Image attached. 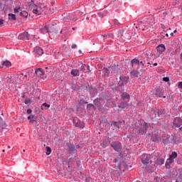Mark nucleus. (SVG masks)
Instances as JSON below:
<instances>
[{
    "label": "nucleus",
    "instance_id": "28",
    "mask_svg": "<svg viewBox=\"0 0 182 182\" xmlns=\"http://www.w3.org/2000/svg\"><path fill=\"white\" fill-rule=\"evenodd\" d=\"M102 36H103V38H113V33H107V34H102Z\"/></svg>",
    "mask_w": 182,
    "mask_h": 182
},
{
    "label": "nucleus",
    "instance_id": "43",
    "mask_svg": "<svg viewBox=\"0 0 182 182\" xmlns=\"http://www.w3.org/2000/svg\"><path fill=\"white\" fill-rule=\"evenodd\" d=\"M112 125L114 126V127H117V129H119V123L117 122H113Z\"/></svg>",
    "mask_w": 182,
    "mask_h": 182
},
{
    "label": "nucleus",
    "instance_id": "7",
    "mask_svg": "<svg viewBox=\"0 0 182 182\" xmlns=\"http://www.w3.org/2000/svg\"><path fill=\"white\" fill-rule=\"evenodd\" d=\"M150 161V156L148 154H143L141 156V162L143 164H149V161Z\"/></svg>",
    "mask_w": 182,
    "mask_h": 182
},
{
    "label": "nucleus",
    "instance_id": "15",
    "mask_svg": "<svg viewBox=\"0 0 182 182\" xmlns=\"http://www.w3.org/2000/svg\"><path fill=\"white\" fill-rule=\"evenodd\" d=\"M149 58L148 56L142 55L141 61H140L141 66H144V65H146V62H149Z\"/></svg>",
    "mask_w": 182,
    "mask_h": 182
},
{
    "label": "nucleus",
    "instance_id": "31",
    "mask_svg": "<svg viewBox=\"0 0 182 182\" xmlns=\"http://www.w3.org/2000/svg\"><path fill=\"white\" fill-rule=\"evenodd\" d=\"M122 99H129L130 95H129V94H127V92H124L122 95Z\"/></svg>",
    "mask_w": 182,
    "mask_h": 182
},
{
    "label": "nucleus",
    "instance_id": "41",
    "mask_svg": "<svg viewBox=\"0 0 182 182\" xmlns=\"http://www.w3.org/2000/svg\"><path fill=\"white\" fill-rule=\"evenodd\" d=\"M144 56H147L148 58H150V56H151V55H150V52L146 51V52L145 53V54L144 55Z\"/></svg>",
    "mask_w": 182,
    "mask_h": 182
},
{
    "label": "nucleus",
    "instance_id": "12",
    "mask_svg": "<svg viewBox=\"0 0 182 182\" xmlns=\"http://www.w3.org/2000/svg\"><path fill=\"white\" fill-rule=\"evenodd\" d=\"M156 50L159 52V53H161L162 52H164L166 50V46L164 44H160L156 47Z\"/></svg>",
    "mask_w": 182,
    "mask_h": 182
},
{
    "label": "nucleus",
    "instance_id": "10",
    "mask_svg": "<svg viewBox=\"0 0 182 182\" xmlns=\"http://www.w3.org/2000/svg\"><path fill=\"white\" fill-rule=\"evenodd\" d=\"M73 122L75 123V127H80V129H83V127H85V123L82 122V121L78 119L76 122V119H74Z\"/></svg>",
    "mask_w": 182,
    "mask_h": 182
},
{
    "label": "nucleus",
    "instance_id": "21",
    "mask_svg": "<svg viewBox=\"0 0 182 182\" xmlns=\"http://www.w3.org/2000/svg\"><path fill=\"white\" fill-rule=\"evenodd\" d=\"M71 75L74 77L79 76L80 70L78 69H73L70 72Z\"/></svg>",
    "mask_w": 182,
    "mask_h": 182
},
{
    "label": "nucleus",
    "instance_id": "1",
    "mask_svg": "<svg viewBox=\"0 0 182 182\" xmlns=\"http://www.w3.org/2000/svg\"><path fill=\"white\" fill-rule=\"evenodd\" d=\"M176 140H177V138L176 137L175 134H172L170 136L167 134H163L161 136V141H162V143L164 144H170V143H176Z\"/></svg>",
    "mask_w": 182,
    "mask_h": 182
},
{
    "label": "nucleus",
    "instance_id": "52",
    "mask_svg": "<svg viewBox=\"0 0 182 182\" xmlns=\"http://www.w3.org/2000/svg\"><path fill=\"white\" fill-rule=\"evenodd\" d=\"M1 25H4V20L3 19H0V26Z\"/></svg>",
    "mask_w": 182,
    "mask_h": 182
},
{
    "label": "nucleus",
    "instance_id": "40",
    "mask_svg": "<svg viewBox=\"0 0 182 182\" xmlns=\"http://www.w3.org/2000/svg\"><path fill=\"white\" fill-rule=\"evenodd\" d=\"M79 103H81V105H87V102L83 100H81L80 101H78Z\"/></svg>",
    "mask_w": 182,
    "mask_h": 182
},
{
    "label": "nucleus",
    "instance_id": "8",
    "mask_svg": "<svg viewBox=\"0 0 182 182\" xmlns=\"http://www.w3.org/2000/svg\"><path fill=\"white\" fill-rule=\"evenodd\" d=\"M111 146L114 150H115V151H119V150L122 149V144H120V142H114Z\"/></svg>",
    "mask_w": 182,
    "mask_h": 182
},
{
    "label": "nucleus",
    "instance_id": "26",
    "mask_svg": "<svg viewBox=\"0 0 182 182\" xmlns=\"http://www.w3.org/2000/svg\"><path fill=\"white\" fill-rule=\"evenodd\" d=\"M11 79H12V76L9 75L4 78V81L6 82V83H11V82H12Z\"/></svg>",
    "mask_w": 182,
    "mask_h": 182
},
{
    "label": "nucleus",
    "instance_id": "34",
    "mask_svg": "<svg viewBox=\"0 0 182 182\" xmlns=\"http://www.w3.org/2000/svg\"><path fill=\"white\" fill-rule=\"evenodd\" d=\"M33 13L35 14L36 15H41V11H39V10H38L37 9H33Z\"/></svg>",
    "mask_w": 182,
    "mask_h": 182
},
{
    "label": "nucleus",
    "instance_id": "13",
    "mask_svg": "<svg viewBox=\"0 0 182 182\" xmlns=\"http://www.w3.org/2000/svg\"><path fill=\"white\" fill-rule=\"evenodd\" d=\"M48 33H58V31L56 30L55 25H52L48 27Z\"/></svg>",
    "mask_w": 182,
    "mask_h": 182
},
{
    "label": "nucleus",
    "instance_id": "9",
    "mask_svg": "<svg viewBox=\"0 0 182 182\" xmlns=\"http://www.w3.org/2000/svg\"><path fill=\"white\" fill-rule=\"evenodd\" d=\"M45 75V70L42 68H37L35 70V75L36 76H43Z\"/></svg>",
    "mask_w": 182,
    "mask_h": 182
},
{
    "label": "nucleus",
    "instance_id": "27",
    "mask_svg": "<svg viewBox=\"0 0 182 182\" xmlns=\"http://www.w3.org/2000/svg\"><path fill=\"white\" fill-rule=\"evenodd\" d=\"M123 33H124V31L123 29H120L117 31V38H122L123 36Z\"/></svg>",
    "mask_w": 182,
    "mask_h": 182
},
{
    "label": "nucleus",
    "instance_id": "42",
    "mask_svg": "<svg viewBox=\"0 0 182 182\" xmlns=\"http://www.w3.org/2000/svg\"><path fill=\"white\" fill-rule=\"evenodd\" d=\"M137 69H138V70L141 71V73H144V72H146V70H144V68H143L141 69H140V68L138 67Z\"/></svg>",
    "mask_w": 182,
    "mask_h": 182
},
{
    "label": "nucleus",
    "instance_id": "47",
    "mask_svg": "<svg viewBox=\"0 0 182 182\" xmlns=\"http://www.w3.org/2000/svg\"><path fill=\"white\" fill-rule=\"evenodd\" d=\"M71 48H72L73 49H76V48H77V46H76V44H73L72 46H71Z\"/></svg>",
    "mask_w": 182,
    "mask_h": 182
},
{
    "label": "nucleus",
    "instance_id": "48",
    "mask_svg": "<svg viewBox=\"0 0 182 182\" xmlns=\"http://www.w3.org/2000/svg\"><path fill=\"white\" fill-rule=\"evenodd\" d=\"M27 113H28V114H31V113H32V109H27Z\"/></svg>",
    "mask_w": 182,
    "mask_h": 182
},
{
    "label": "nucleus",
    "instance_id": "17",
    "mask_svg": "<svg viewBox=\"0 0 182 182\" xmlns=\"http://www.w3.org/2000/svg\"><path fill=\"white\" fill-rule=\"evenodd\" d=\"M11 63L9 60L4 61L1 68L4 69H6L8 68H11Z\"/></svg>",
    "mask_w": 182,
    "mask_h": 182
},
{
    "label": "nucleus",
    "instance_id": "6",
    "mask_svg": "<svg viewBox=\"0 0 182 182\" xmlns=\"http://www.w3.org/2000/svg\"><path fill=\"white\" fill-rule=\"evenodd\" d=\"M182 124V119L180 117H176L173 119L174 127H180Z\"/></svg>",
    "mask_w": 182,
    "mask_h": 182
},
{
    "label": "nucleus",
    "instance_id": "51",
    "mask_svg": "<svg viewBox=\"0 0 182 182\" xmlns=\"http://www.w3.org/2000/svg\"><path fill=\"white\" fill-rule=\"evenodd\" d=\"M86 69H87V70H89L88 72H90V66L86 65Z\"/></svg>",
    "mask_w": 182,
    "mask_h": 182
},
{
    "label": "nucleus",
    "instance_id": "22",
    "mask_svg": "<svg viewBox=\"0 0 182 182\" xmlns=\"http://www.w3.org/2000/svg\"><path fill=\"white\" fill-rule=\"evenodd\" d=\"M131 76H134V77H139L140 76V73L136 70H132L130 72Z\"/></svg>",
    "mask_w": 182,
    "mask_h": 182
},
{
    "label": "nucleus",
    "instance_id": "5",
    "mask_svg": "<svg viewBox=\"0 0 182 182\" xmlns=\"http://www.w3.org/2000/svg\"><path fill=\"white\" fill-rule=\"evenodd\" d=\"M151 140L154 143L157 141H161V136H159V134L157 133H154V134H152Z\"/></svg>",
    "mask_w": 182,
    "mask_h": 182
},
{
    "label": "nucleus",
    "instance_id": "60",
    "mask_svg": "<svg viewBox=\"0 0 182 182\" xmlns=\"http://www.w3.org/2000/svg\"><path fill=\"white\" fill-rule=\"evenodd\" d=\"M173 33H177V30H174Z\"/></svg>",
    "mask_w": 182,
    "mask_h": 182
},
{
    "label": "nucleus",
    "instance_id": "39",
    "mask_svg": "<svg viewBox=\"0 0 182 182\" xmlns=\"http://www.w3.org/2000/svg\"><path fill=\"white\" fill-rule=\"evenodd\" d=\"M164 82H169L170 81V78L168 77H164L163 78Z\"/></svg>",
    "mask_w": 182,
    "mask_h": 182
},
{
    "label": "nucleus",
    "instance_id": "59",
    "mask_svg": "<svg viewBox=\"0 0 182 182\" xmlns=\"http://www.w3.org/2000/svg\"><path fill=\"white\" fill-rule=\"evenodd\" d=\"M171 36H174V33H171Z\"/></svg>",
    "mask_w": 182,
    "mask_h": 182
},
{
    "label": "nucleus",
    "instance_id": "32",
    "mask_svg": "<svg viewBox=\"0 0 182 182\" xmlns=\"http://www.w3.org/2000/svg\"><path fill=\"white\" fill-rule=\"evenodd\" d=\"M156 161L157 164H159V166L164 164V160L163 159H159L156 160Z\"/></svg>",
    "mask_w": 182,
    "mask_h": 182
},
{
    "label": "nucleus",
    "instance_id": "45",
    "mask_svg": "<svg viewBox=\"0 0 182 182\" xmlns=\"http://www.w3.org/2000/svg\"><path fill=\"white\" fill-rule=\"evenodd\" d=\"M90 107H94L93 104H88V105H87V109H90Z\"/></svg>",
    "mask_w": 182,
    "mask_h": 182
},
{
    "label": "nucleus",
    "instance_id": "57",
    "mask_svg": "<svg viewBox=\"0 0 182 182\" xmlns=\"http://www.w3.org/2000/svg\"><path fill=\"white\" fill-rule=\"evenodd\" d=\"M22 76H23V74H19L18 75V77H22Z\"/></svg>",
    "mask_w": 182,
    "mask_h": 182
},
{
    "label": "nucleus",
    "instance_id": "50",
    "mask_svg": "<svg viewBox=\"0 0 182 182\" xmlns=\"http://www.w3.org/2000/svg\"><path fill=\"white\" fill-rule=\"evenodd\" d=\"M179 89H182V82H180L178 84Z\"/></svg>",
    "mask_w": 182,
    "mask_h": 182
},
{
    "label": "nucleus",
    "instance_id": "54",
    "mask_svg": "<svg viewBox=\"0 0 182 182\" xmlns=\"http://www.w3.org/2000/svg\"><path fill=\"white\" fill-rule=\"evenodd\" d=\"M31 119H33V117H32V116H31V115L28 117V120H31Z\"/></svg>",
    "mask_w": 182,
    "mask_h": 182
},
{
    "label": "nucleus",
    "instance_id": "64",
    "mask_svg": "<svg viewBox=\"0 0 182 182\" xmlns=\"http://www.w3.org/2000/svg\"><path fill=\"white\" fill-rule=\"evenodd\" d=\"M180 130L182 132V127L180 128Z\"/></svg>",
    "mask_w": 182,
    "mask_h": 182
},
{
    "label": "nucleus",
    "instance_id": "58",
    "mask_svg": "<svg viewBox=\"0 0 182 182\" xmlns=\"http://www.w3.org/2000/svg\"><path fill=\"white\" fill-rule=\"evenodd\" d=\"M153 66H157V63H154L153 64Z\"/></svg>",
    "mask_w": 182,
    "mask_h": 182
},
{
    "label": "nucleus",
    "instance_id": "49",
    "mask_svg": "<svg viewBox=\"0 0 182 182\" xmlns=\"http://www.w3.org/2000/svg\"><path fill=\"white\" fill-rule=\"evenodd\" d=\"M97 15H98V16H100V18H103V14L102 13H98Z\"/></svg>",
    "mask_w": 182,
    "mask_h": 182
},
{
    "label": "nucleus",
    "instance_id": "23",
    "mask_svg": "<svg viewBox=\"0 0 182 182\" xmlns=\"http://www.w3.org/2000/svg\"><path fill=\"white\" fill-rule=\"evenodd\" d=\"M9 21H16V16L14 14H9Z\"/></svg>",
    "mask_w": 182,
    "mask_h": 182
},
{
    "label": "nucleus",
    "instance_id": "16",
    "mask_svg": "<svg viewBox=\"0 0 182 182\" xmlns=\"http://www.w3.org/2000/svg\"><path fill=\"white\" fill-rule=\"evenodd\" d=\"M134 64L138 65L139 66H141V63H140V60L134 58L131 60V66L132 68H134Z\"/></svg>",
    "mask_w": 182,
    "mask_h": 182
},
{
    "label": "nucleus",
    "instance_id": "38",
    "mask_svg": "<svg viewBox=\"0 0 182 182\" xmlns=\"http://www.w3.org/2000/svg\"><path fill=\"white\" fill-rule=\"evenodd\" d=\"M20 10H21V7L15 8L14 9V14H18V12H19Z\"/></svg>",
    "mask_w": 182,
    "mask_h": 182
},
{
    "label": "nucleus",
    "instance_id": "30",
    "mask_svg": "<svg viewBox=\"0 0 182 182\" xmlns=\"http://www.w3.org/2000/svg\"><path fill=\"white\" fill-rule=\"evenodd\" d=\"M174 160L172 159V158H168L166 162V166H168L169 164H171V163H173Z\"/></svg>",
    "mask_w": 182,
    "mask_h": 182
},
{
    "label": "nucleus",
    "instance_id": "2",
    "mask_svg": "<svg viewBox=\"0 0 182 182\" xmlns=\"http://www.w3.org/2000/svg\"><path fill=\"white\" fill-rule=\"evenodd\" d=\"M148 128L149 125H147V123L144 122V121H141L140 124H138L136 127L135 132H136L138 134H141L146 133Z\"/></svg>",
    "mask_w": 182,
    "mask_h": 182
},
{
    "label": "nucleus",
    "instance_id": "37",
    "mask_svg": "<svg viewBox=\"0 0 182 182\" xmlns=\"http://www.w3.org/2000/svg\"><path fill=\"white\" fill-rule=\"evenodd\" d=\"M125 84L121 81V80L118 82V86H120V87H124Z\"/></svg>",
    "mask_w": 182,
    "mask_h": 182
},
{
    "label": "nucleus",
    "instance_id": "11",
    "mask_svg": "<svg viewBox=\"0 0 182 182\" xmlns=\"http://www.w3.org/2000/svg\"><path fill=\"white\" fill-rule=\"evenodd\" d=\"M34 53L39 56H42V55H43V49L41 47H36L34 48Z\"/></svg>",
    "mask_w": 182,
    "mask_h": 182
},
{
    "label": "nucleus",
    "instance_id": "46",
    "mask_svg": "<svg viewBox=\"0 0 182 182\" xmlns=\"http://www.w3.org/2000/svg\"><path fill=\"white\" fill-rule=\"evenodd\" d=\"M75 15H78V16H80V15H83V13L77 11L76 13H75Z\"/></svg>",
    "mask_w": 182,
    "mask_h": 182
},
{
    "label": "nucleus",
    "instance_id": "56",
    "mask_svg": "<svg viewBox=\"0 0 182 182\" xmlns=\"http://www.w3.org/2000/svg\"><path fill=\"white\" fill-rule=\"evenodd\" d=\"M147 66H150V68H153V66H151V63H147Z\"/></svg>",
    "mask_w": 182,
    "mask_h": 182
},
{
    "label": "nucleus",
    "instance_id": "14",
    "mask_svg": "<svg viewBox=\"0 0 182 182\" xmlns=\"http://www.w3.org/2000/svg\"><path fill=\"white\" fill-rule=\"evenodd\" d=\"M39 32H41V33H49V30H48V26H44L43 27L39 29Z\"/></svg>",
    "mask_w": 182,
    "mask_h": 182
},
{
    "label": "nucleus",
    "instance_id": "25",
    "mask_svg": "<svg viewBox=\"0 0 182 182\" xmlns=\"http://www.w3.org/2000/svg\"><path fill=\"white\" fill-rule=\"evenodd\" d=\"M99 100H100V98H97L94 100V103L97 107H100V106H102V103H100V101Z\"/></svg>",
    "mask_w": 182,
    "mask_h": 182
},
{
    "label": "nucleus",
    "instance_id": "53",
    "mask_svg": "<svg viewBox=\"0 0 182 182\" xmlns=\"http://www.w3.org/2000/svg\"><path fill=\"white\" fill-rule=\"evenodd\" d=\"M70 19H71V21H73V22H75V21H77V18H71Z\"/></svg>",
    "mask_w": 182,
    "mask_h": 182
},
{
    "label": "nucleus",
    "instance_id": "19",
    "mask_svg": "<svg viewBox=\"0 0 182 182\" xmlns=\"http://www.w3.org/2000/svg\"><path fill=\"white\" fill-rule=\"evenodd\" d=\"M119 80H121L125 85H127V83L129 82V77H126V76L120 77Z\"/></svg>",
    "mask_w": 182,
    "mask_h": 182
},
{
    "label": "nucleus",
    "instance_id": "44",
    "mask_svg": "<svg viewBox=\"0 0 182 182\" xmlns=\"http://www.w3.org/2000/svg\"><path fill=\"white\" fill-rule=\"evenodd\" d=\"M30 102H31V100H30L29 99H26V100H24L25 105H28V103H30Z\"/></svg>",
    "mask_w": 182,
    "mask_h": 182
},
{
    "label": "nucleus",
    "instance_id": "63",
    "mask_svg": "<svg viewBox=\"0 0 182 182\" xmlns=\"http://www.w3.org/2000/svg\"><path fill=\"white\" fill-rule=\"evenodd\" d=\"M118 168L120 170V164L118 165Z\"/></svg>",
    "mask_w": 182,
    "mask_h": 182
},
{
    "label": "nucleus",
    "instance_id": "18",
    "mask_svg": "<svg viewBox=\"0 0 182 182\" xmlns=\"http://www.w3.org/2000/svg\"><path fill=\"white\" fill-rule=\"evenodd\" d=\"M68 149L70 153H75L76 147L70 144H68Z\"/></svg>",
    "mask_w": 182,
    "mask_h": 182
},
{
    "label": "nucleus",
    "instance_id": "33",
    "mask_svg": "<svg viewBox=\"0 0 182 182\" xmlns=\"http://www.w3.org/2000/svg\"><path fill=\"white\" fill-rule=\"evenodd\" d=\"M50 153H52V149H50V147L47 146L46 154H47V156H49V154H50Z\"/></svg>",
    "mask_w": 182,
    "mask_h": 182
},
{
    "label": "nucleus",
    "instance_id": "35",
    "mask_svg": "<svg viewBox=\"0 0 182 182\" xmlns=\"http://www.w3.org/2000/svg\"><path fill=\"white\" fill-rule=\"evenodd\" d=\"M50 105H48V104H46V103H44V104H43V105H42V108L43 109H46V110L47 109H49V107H50Z\"/></svg>",
    "mask_w": 182,
    "mask_h": 182
},
{
    "label": "nucleus",
    "instance_id": "62",
    "mask_svg": "<svg viewBox=\"0 0 182 182\" xmlns=\"http://www.w3.org/2000/svg\"><path fill=\"white\" fill-rule=\"evenodd\" d=\"M92 107H93L94 110H96V107H95V105Z\"/></svg>",
    "mask_w": 182,
    "mask_h": 182
},
{
    "label": "nucleus",
    "instance_id": "55",
    "mask_svg": "<svg viewBox=\"0 0 182 182\" xmlns=\"http://www.w3.org/2000/svg\"><path fill=\"white\" fill-rule=\"evenodd\" d=\"M157 113H158V116H160V114H163V113L161 112V111H158Z\"/></svg>",
    "mask_w": 182,
    "mask_h": 182
},
{
    "label": "nucleus",
    "instance_id": "29",
    "mask_svg": "<svg viewBox=\"0 0 182 182\" xmlns=\"http://www.w3.org/2000/svg\"><path fill=\"white\" fill-rule=\"evenodd\" d=\"M177 157V152L173 151L172 154L169 156V158H171L172 160H174Z\"/></svg>",
    "mask_w": 182,
    "mask_h": 182
},
{
    "label": "nucleus",
    "instance_id": "61",
    "mask_svg": "<svg viewBox=\"0 0 182 182\" xmlns=\"http://www.w3.org/2000/svg\"><path fill=\"white\" fill-rule=\"evenodd\" d=\"M72 30L73 31H76V28H73Z\"/></svg>",
    "mask_w": 182,
    "mask_h": 182
},
{
    "label": "nucleus",
    "instance_id": "4",
    "mask_svg": "<svg viewBox=\"0 0 182 182\" xmlns=\"http://www.w3.org/2000/svg\"><path fill=\"white\" fill-rule=\"evenodd\" d=\"M154 94L157 97H164V99H166V96H164V94H163V92L161 91V90L159 87L155 88L154 90Z\"/></svg>",
    "mask_w": 182,
    "mask_h": 182
},
{
    "label": "nucleus",
    "instance_id": "36",
    "mask_svg": "<svg viewBox=\"0 0 182 182\" xmlns=\"http://www.w3.org/2000/svg\"><path fill=\"white\" fill-rule=\"evenodd\" d=\"M80 70L82 71V72H85L86 70V65L83 64L80 68Z\"/></svg>",
    "mask_w": 182,
    "mask_h": 182
},
{
    "label": "nucleus",
    "instance_id": "20",
    "mask_svg": "<svg viewBox=\"0 0 182 182\" xmlns=\"http://www.w3.org/2000/svg\"><path fill=\"white\" fill-rule=\"evenodd\" d=\"M20 16H22V18H24V19H26L29 16V14H28V11H23L20 12Z\"/></svg>",
    "mask_w": 182,
    "mask_h": 182
},
{
    "label": "nucleus",
    "instance_id": "3",
    "mask_svg": "<svg viewBox=\"0 0 182 182\" xmlns=\"http://www.w3.org/2000/svg\"><path fill=\"white\" fill-rule=\"evenodd\" d=\"M18 39L20 41H29V33L26 31L18 35Z\"/></svg>",
    "mask_w": 182,
    "mask_h": 182
},
{
    "label": "nucleus",
    "instance_id": "24",
    "mask_svg": "<svg viewBox=\"0 0 182 182\" xmlns=\"http://www.w3.org/2000/svg\"><path fill=\"white\" fill-rule=\"evenodd\" d=\"M118 107L119 109H126L127 107V102H122L119 105Z\"/></svg>",
    "mask_w": 182,
    "mask_h": 182
}]
</instances>
